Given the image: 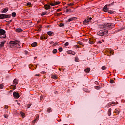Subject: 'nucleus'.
<instances>
[{"label":"nucleus","instance_id":"e433bc0d","mask_svg":"<svg viewBox=\"0 0 125 125\" xmlns=\"http://www.w3.org/2000/svg\"><path fill=\"white\" fill-rule=\"evenodd\" d=\"M106 66L102 67V70H106Z\"/></svg>","mask_w":125,"mask_h":125},{"label":"nucleus","instance_id":"2eb2a0df","mask_svg":"<svg viewBox=\"0 0 125 125\" xmlns=\"http://www.w3.org/2000/svg\"><path fill=\"white\" fill-rule=\"evenodd\" d=\"M90 22V21H89V19L85 20L83 21L84 24H87V23H89Z\"/></svg>","mask_w":125,"mask_h":125},{"label":"nucleus","instance_id":"6e6552de","mask_svg":"<svg viewBox=\"0 0 125 125\" xmlns=\"http://www.w3.org/2000/svg\"><path fill=\"white\" fill-rule=\"evenodd\" d=\"M7 11H8V8L6 7L5 8H3L1 10V13H6V12H7Z\"/></svg>","mask_w":125,"mask_h":125},{"label":"nucleus","instance_id":"0e129e2a","mask_svg":"<svg viewBox=\"0 0 125 125\" xmlns=\"http://www.w3.org/2000/svg\"><path fill=\"white\" fill-rule=\"evenodd\" d=\"M17 104H18V105L19 106H20V103H17Z\"/></svg>","mask_w":125,"mask_h":125},{"label":"nucleus","instance_id":"f3484780","mask_svg":"<svg viewBox=\"0 0 125 125\" xmlns=\"http://www.w3.org/2000/svg\"><path fill=\"white\" fill-rule=\"evenodd\" d=\"M111 114H112V109L110 108L108 111V116H111Z\"/></svg>","mask_w":125,"mask_h":125},{"label":"nucleus","instance_id":"5fc2aeb1","mask_svg":"<svg viewBox=\"0 0 125 125\" xmlns=\"http://www.w3.org/2000/svg\"><path fill=\"white\" fill-rule=\"evenodd\" d=\"M27 4L28 5H31L32 4L31 3H30V2H28V3H27Z\"/></svg>","mask_w":125,"mask_h":125},{"label":"nucleus","instance_id":"aec40b11","mask_svg":"<svg viewBox=\"0 0 125 125\" xmlns=\"http://www.w3.org/2000/svg\"><path fill=\"white\" fill-rule=\"evenodd\" d=\"M51 78L52 79H54L55 80H56V79H57V76H56V75H52L51 76Z\"/></svg>","mask_w":125,"mask_h":125},{"label":"nucleus","instance_id":"680f3d73","mask_svg":"<svg viewBox=\"0 0 125 125\" xmlns=\"http://www.w3.org/2000/svg\"><path fill=\"white\" fill-rule=\"evenodd\" d=\"M118 104H119V103H118V102H116L115 105H118Z\"/></svg>","mask_w":125,"mask_h":125},{"label":"nucleus","instance_id":"13d9d810","mask_svg":"<svg viewBox=\"0 0 125 125\" xmlns=\"http://www.w3.org/2000/svg\"><path fill=\"white\" fill-rule=\"evenodd\" d=\"M12 22V20H10L9 21V23H11Z\"/></svg>","mask_w":125,"mask_h":125},{"label":"nucleus","instance_id":"72a5a7b5","mask_svg":"<svg viewBox=\"0 0 125 125\" xmlns=\"http://www.w3.org/2000/svg\"><path fill=\"white\" fill-rule=\"evenodd\" d=\"M59 50L60 52H61L62 51H63V48L62 47L59 48Z\"/></svg>","mask_w":125,"mask_h":125},{"label":"nucleus","instance_id":"3c124183","mask_svg":"<svg viewBox=\"0 0 125 125\" xmlns=\"http://www.w3.org/2000/svg\"><path fill=\"white\" fill-rule=\"evenodd\" d=\"M110 103H111V104H113L114 105H116L115 102H111Z\"/></svg>","mask_w":125,"mask_h":125},{"label":"nucleus","instance_id":"69168bd1","mask_svg":"<svg viewBox=\"0 0 125 125\" xmlns=\"http://www.w3.org/2000/svg\"><path fill=\"white\" fill-rule=\"evenodd\" d=\"M91 19H92V18L90 17V18H89V21H90V20H91Z\"/></svg>","mask_w":125,"mask_h":125},{"label":"nucleus","instance_id":"a878e982","mask_svg":"<svg viewBox=\"0 0 125 125\" xmlns=\"http://www.w3.org/2000/svg\"><path fill=\"white\" fill-rule=\"evenodd\" d=\"M108 13H110V14H113L115 13V11H112V10H109Z\"/></svg>","mask_w":125,"mask_h":125},{"label":"nucleus","instance_id":"423d86ee","mask_svg":"<svg viewBox=\"0 0 125 125\" xmlns=\"http://www.w3.org/2000/svg\"><path fill=\"white\" fill-rule=\"evenodd\" d=\"M109 9H110V6L108 5H105L103 8V10L104 12H107V11H108V10H109Z\"/></svg>","mask_w":125,"mask_h":125},{"label":"nucleus","instance_id":"a19ab883","mask_svg":"<svg viewBox=\"0 0 125 125\" xmlns=\"http://www.w3.org/2000/svg\"><path fill=\"white\" fill-rule=\"evenodd\" d=\"M41 28H42V26H41L39 28V29H38V32L41 31V30H42V29H41Z\"/></svg>","mask_w":125,"mask_h":125},{"label":"nucleus","instance_id":"c03bdc74","mask_svg":"<svg viewBox=\"0 0 125 125\" xmlns=\"http://www.w3.org/2000/svg\"><path fill=\"white\" fill-rule=\"evenodd\" d=\"M68 5H69V6H73V5H74V3H70V4H68Z\"/></svg>","mask_w":125,"mask_h":125},{"label":"nucleus","instance_id":"ddd939ff","mask_svg":"<svg viewBox=\"0 0 125 125\" xmlns=\"http://www.w3.org/2000/svg\"><path fill=\"white\" fill-rule=\"evenodd\" d=\"M67 53H68V54H72V55H75V52L73 51H68Z\"/></svg>","mask_w":125,"mask_h":125},{"label":"nucleus","instance_id":"473e14b6","mask_svg":"<svg viewBox=\"0 0 125 125\" xmlns=\"http://www.w3.org/2000/svg\"><path fill=\"white\" fill-rule=\"evenodd\" d=\"M51 108H48V109H47V112H48V113H50V112H51Z\"/></svg>","mask_w":125,"mask_h":125},{"label":"nucleus","instance_id":"58836bf2","mask_svg":"<svg viewBox=\"0 0 125 125\" xmlns=\"http://www.w3.org/2000/svg\"><path fill=\"white\" fill-rule=\"evenodd\" d=\"M3 88V85L0 84V89H2Z\"/></svg>","mask_w":125,"mask_h":125},{"label":"nucleus","instance_id":"4468645a","mask_svg":"<svg viewBox=\"0 0 125 125\" xmlns=\"http://www.w3.org/2000/svg\"><path fill=\"white\" fill-rule=\"evenodd\" d=\"M16 32H17L18 33H21V32H23V30L20 28H17L16 29Z\"/></svg>","mask_w":125,"mask_h":125},{"label":"nucleus","instance_id":"ea45409f","mask_svg":"<svg viewBox=\"0 0 125 125\" xmlns=\"http://www.w3.org/2000/svg\"><path fill=\"white\" fill-rule=\"evenodd\" d=\"M115 3V2H113L112 3H111L110 4H109L108 6H111V5H114V4Z\"/></svg>","mask_w":125,"mask_h":125},{"label":"nucleus","instance_id":"c85d7f7f","mask_svg":"<svg viewBox=\"0 0 125 125\" xmlns=\"http://www.w3.org/2000/svg\"><path fill=\"white\" fill-rule=\"evenodd\" d=\"M110 83H115V81L113 80V79H111L110 80Z\"/></svg>","mask_w":125,"mask_h":125},{"label":"nucleus","instance_id":"052dcab7","mask_svg":"<svg viewBox=\"0 0 125 125\" xmlns=\"http://www.w3.org/2000/svg\"><path fill=\"white\" fill-rule=\"evenodd\" d=\"M95 84H97V83H98V82L95 81Z\"/></svg>","mask_w":125,"mask_h":125},{"label":"nucleus","instance_id":"37998d69","mask_svg":"<svg viewBox=\"0 0 125 125\" xmlns=\"http://www.w3.org/2000/svg\"><path fill=\"white\" fill-rule=\"evenodd\" d=\"M4 118H5L6 119H8V115H4Z\"/></svg>","mask_w":125,"mask_h":125},{"label":"nucleus","instance_id":"5701e85b","mask_svg":"<svg viewBox=\"0 0 125 125\" xmlns=\"http://www.w3.org/2000/svg\"><path fill=\"white\" fill-rule=\"evenodd\" d=\"M47 34L49 36H52V34H53V32L52 31H49L47 32Z\"/></svg>","mask_w":125,"mask_h":125},{"label":"nucleus","instance_id":"7ed1b4c3","mask_svg":"<svg viewBox=\"0 0 125 125\" xmlns=\"http://www.w3.org/2000/svg\"><path fill=\"white\" fill-rule=\"evenodd\" d=\"M108 34V30L106 29H104L103 30H100L99 32L97 33L98 36H100V37H102L103 36H106Z\"/></svg>","mask_w":125,"mask_h":125},{"label":"nucleus","instance_id":"4be33fe9","mask_svg":"<svg viewBox=\"0 0 125 125\" xmlns=\"http://www.w3.org/2000/svg\"><path fill=\"white\" fill-rule=\"evenodd\" d=\"M52 53H53V54H56V53H57V49H54L52 51Z\"/></svg>","mask_w":125,"mask_h":125},{"label":"nucleus","instance_id":"a18cd8bd","mask_svg":"<svg viewBox=\"0 0 125 125\" xmlns=\"http://www.w3.org/2000/svg\"><path fill=\"white\" fill-rule=\"evenodd\" d=\"M65 46H68L69 45V42H66L64 44Z\"/></svg>","mask_w":125,"mask_h":125},{"label":"nucleus","instance_id":"6ab92c4d","mask_svg":"<svg viewBox=\"0 0 125 125\" xmlns=\"http://www.w3.org/2000/svg\"><path fill=\"white\" fill-rule=\"evenodd\" d=\"M39 120V116H37L36 119L33 121L34 122V124L35 123L37 122Z\"/></svg>","mask_w":125,"mask_h":125},{"label":"nucleus","instance_id":"e2e57ef3","mask_svg":"<svg viewBox=\"0 0 125 125\" xmlns=\"http://www.w3.org/2000/svg\"><path fill=\"white\" fill-rule=\"evenodd\" d=\"M99 43L101 44V43H102V42H101V41H99Z\"/></svg>","mask_w":125,"mask_h":125},{"label":"nucleus","instance_id":"f257e3e1","mask_svg":"<svg viewBox=\"0 0 125 125\" xmlns=\"http://www.w3.org/2000/svg\"><path fill=\"white\" fill-rule=\"evenodd\" d=\"M115 26V24L112 23H104L102 25L103 29H106L107 30H111L112 28Z\"/></svg>","mask_w":125,"mask_h":125},{"label":"nucleus","instance_id":"dca6fc26","mask_svg":"<svg viewBox=\"0 0 125 125\" xmlns=\"http://www.w3.org/2000/svg\"><path fill=\"white\" fill-rule=\"evenodd\" d=\"M20 114L21 116L23 118H25V113H24V112L21 111Z\"/></svg>","mask_w":125,"mask_h":125},{"label":"nucleus","instance_id":"bb28decb","mask_svg":"<svg viewBox=\"0 0 125 125\" xmlns=\"http://www.w3.org/2000/svg\"><path fill=\"white\" fill-rule=\"evenodd\" d=\"M12 16L13 17H15L16 16V13L15 12H14L12 13Z\"/></svg>","mask_w":125,"mask_h":125},{"label":"nucleus","instance_id":"4c0bfd02","mask_svg":"<svg viewBox=\"0 0 125 125\" xmlns=\"http://www.w3.org/2000/svg\"><path fill=\"white\" fill-rule=\"evenodd\" d=\"M49 4H50L51 5V6H55V3H50Z\"/></svg>","mask_w":125,"mask_h":125},{"label":"nucleus","instance_id":"393cba45","mask_svg":"<svg viewBox=\"0 0 125 125\" xmlns=\"http://www.w3.org/2000/svg\"><path fill=\"white\" fill-rule=\"evenodd\" d=\"M94 42H94L93 41L89 40V43H90V44H93Z\"/></svg>","mask_w":125,"mask_h":125},{"label":"nucleus","instance_id":"b1692460","mask_svg":"<svg viewBox=\"0 0 125 125\" xmlns=\"http://www.w3.org/2000/svg\"><path fill=\"white\" fill-rule=\"evenodd\" d=\"M37 44L38 43H37V42H34L32 44V46H33V47H35V46H37Z\"/></svg>","mask_w":125,"mask_h":125},{"label":"nucleus","instance_id":"f03ea898","mask_svg":"<svg viewBox=\"0 0 125 125\" xmlns=\"http://www.w3.org/2000/svg\"><path fill=\"white\" fill-rule=\"evenodd\" d=\"M19 42H20L18 40H15V41H11L10 42V46L11 48L13 47H17L18 48H19L20 47V46H19V45L18 44L19 43Z\"/></svg>","mask_w":125,"mask_h":125},{"label":"nucleus","instance_id":"0eeeda50","mask_svg":"<svg viewBox=\"0 0 125 125\" xmlns=\"http://www.w3.org/2000/svg\"><path fill=\"white\" fill-rule=\"evenodd\" d=\"M13 95L15 98H19V97H20L19 94L16 92H14Z\"/></svg>","mask_w":125,"mask_h":125},{"label":"nucleus","instance_id":"2f4dec72","mask_svg":"<svg viewBox=\"0 0 125 125\" xmlns=\"http://www.w3.org/2000/svg\"><path fill=\"white\" fill-rule=\"evenodd\" d=\"M94 87L95 89H100V87L99 86H95Z\"/></svg>","mask_w":125,"mask_h":125},{"label":"nucleus","instance_id":"4d7b16f0","mask_svg":"<svg viewBox=\"0 0 125 125\" xmlns=\"http://www.w3.org/2000/svg\"><path fill=\"white\" fill-rule=\"evenodd\" d=\"M41 73H42V74H46V72H45L44 71L42 72Z\"/></svg>","mask_w":125,"mask_h":125},{"label":"nucleus","instance_id":"1a4fd4ad","mask_svg":"<svg viewBox=\"0 0 125 125\" xmlns=\"http://www.w3.org/2000/svg\"><path fill=\"white\" fill-rule=\"evenodd\" d=\"M5 42H6V41H3L1 42V44H0V49L1 48V47H3L4 46V44H5Z\"/></svg>","mask_w":125,"mask_h":125},{"label":"nucleus","instance_id":"7c9ffc66","mask_svg":"<svg viewBox=\"0 0 125 125\" xmlns=\"http://www.w3.org/2000/svg\"><path fill=\"white\" fill-rule=\"evenodd\" d=\"M77 43H78V44H80V45H83V43L81 41H78L77 42Z\"/></svg>","mask_w":125,"mask_h":125},{"label":"nucleus","instance_id":"f8f14e48","mask_svg":"<svg viewBox=\"0 0 125 125\" xmlns=\"http://www.w3.org/2000/svg\"><path fill=\"white\" fill-rule=\"evenodd\" d=\"M14 84H18V79H15L13 82Z\"/></svg>","mask_w":125,"mask_h":125},{"label":"nucleus","instance_id":"39448f33","mask_svg":"<svg viewBox=\"0 0 125 125\" xmlns=\"http://www.w3.org/2000/svg\"><path fill=\"white\" fill-rule=\"evenodd\" d=\"M11 17V14H0V19H4L5 18H10Z\"/></svg>","mask_w":125,"mask_h":125},{"label":"nucleus","instance_id":"9b49d317","mask_svg":"<svg viewBox=\"0 0 125 125\" xmlns=\"http://www.w3.org/2000/svg\"><path fill=\"white\" fill-rule=\"evenodd\" d=\"M44 8L46 9V10H48V9H50L51 7L49 5L46 4L44 5Z\"/></svg>","mask_w":125,"mask_h":125},{"label":"nucleus","instance_id":"cd10ccee","mask_svg":"<svg viewBox=\"0 0 125 125\" xmlns=\"http://www.w3.org/2000/svg\"><path fill=\"white\" fill-rule=\"evenodd\" d=\"M47 13V12H44L41 14V16H43V15H45Z\"/></svg>","mask_w":125,"mask_h":125},{"label":"nucleus","instance_id":"8fccbe9b","mask_svg":"<svg viewBox=\"0 0 125 125\" xmlns=\"http://www.w3.org/2000/svg\"><path fill=\"white\" fill-rule=\"evenodd\" d=\"M40 38L41 40H43L44 39H45V37H43V36H41Z\"/></svg>","mask_w":125,"mask_h":125},{"label":"nucleus","instance_id":"49530a36","mask_svg":"<svg viewBox=\"0 0 125 125\" xmlns=\"http://www.w3.org/2000/svg\"><path fill=\"white\" fill-rule=\"evenodd\" d=\"M31 106H32V104H28L27 107L28 109L30 108L31 107Z\"/></svg>","mask_w":125,"mask_h":125},{"label":"nucleus","instance_id":"a211bd4d","mask_svg":"<svg viewBox=\"0 0 125 125\" xmlns=\"http://www.w3.org/2000/svg\"><path fill=\"white\" fill-rule=\"evenodd\" d=\"M84 71L85 72V73H89V72H90V68H88L87 69H85L84 70Z\"/></svg>","mask_w":125,"mask_h":125},{"label":"nucleus","instance_id":"bf43d9fd","mask_svg":"<svg viewBox=\"0 0 125 125\" xmlns=\"http://www.w3.org/2000/svg\"><path fill=\"white\" fill-rule=\"evenodd\" d=\"M40 99H41V100H42V99H43V97H41Z\"/></svg>","mask_w":125,"mask_h":125},{"label":"nucleus","instance_id":"de8ad7c7","mask_svg":"<svg viewBox=\"0 0 125 125\" xmlns=\"http://www.w3.org/2000/svg\"><path fill=\"white\" fill-rule=\"evenodd\" d=\"M50 44H53H53H54V42H53V41L50 42Z\"/></svg>","mask_w":125,"mask_h":125},{"label":"nucleus","instance_id":"603ef678","mask_svg":"<svg viewBox=\"0 0 125 125\" xmlns=\"http://www.w3.org/2000/svg\"><path fill=\"white\" fill-rule=\"evenodd\" d=\"M24 53H25V55H28V51H25Z\"/></svg>","mask_w":125,"mask_h":125},{"label":"nucleus","instance_id":"864d4df0","mask_svg":"<svg viewBox=\"0 0 125 125\" xmlns=\"http://www.w3.org/2000/svg\"><path fill=\"white\" fill-rule=\"evenodd\" d=\"M35 76L36 77H40L41 76V75H40L39 74H36Z\"/></svg>","mask_w":125,"mask_h":125},{"label":"nucleus","instance_id":"412c9836","mask_svg":"<svg viewBox=\"0 0 125 125\" xmlns=\"http://www.w3.org/2000/svg\"><path fill=\"white\" fill-rule=\"evenodd\" d=\"M114 113H116V114H120V111L117 109H115Z\"/></svg>","mask_w":125,"mask_h":125},{"label":"nucleus","instance_id":"774afa93","mask_svg":"<svg viewBox=\"0 0 125 125\" xmlns=\"http://www.w3.org/2000/svg\"><path fill=\"white\" fill-rule=\"evenodd\" d=\"M59 15H60V14H62V13H59Z\"/></svg>","mask_w":125,"mask_h":125},{"label":"nucleus","instance_id":"6e6d98bb","mask_svg":"<svg viewBox=\"0 0 125 125\" xmlns=\"http://www.w3.org/2000/svg\"><path fill=\"white\" fill-rule=\"evenodd\" d=\"M5 109H8V106L6 105L5 106Z\"/></svg>","mask_w":125,"mask_h":125},{"label":"nucleus","instance_id":"c9c22d12","mask_svg":"<svg viewBox=\"0 0 125 125\" xmlns=\"http://www.w3.org/2000/svg\"><path fill=\"white\" fill-rule=\"evenodd\" d=\"M55 2V5L60 4V2Z\"/></svg>","mask_w":125,"mask_h":125},{"label":"nucleus","instance_id":"338daca9","mask_svg":"<svg viewBox=\"0 0 125 125\" xmlns=\"http://www.w3.org/2000/svg\"><path fill=\"white\" fill-rule=\"evenodd\" d=\"M75 46H76V47H77V48L79 47V46H78V45H75Z\"/></svg>","mask_w":125,"mask_h":125},{"label":"nucleus","instance_id":"9d476101","mask_svg":"<svg viewBox=\"0 0 125 125\" xmlns=\"http://www.w3.org/2000/svg\"><path fill=\"white\" fill-rule=\"evenodd\" d=\"M77 19V18L76 17H73L72 18H69L68 21H67V22H71V21H73V20H75Z\"/></svg>","mask_w":125,"mask_h":125},{"label":"nucleus","instance_id":"f704fd0d","mask_svg":"<svg viewBox=\"0 0 125 125\" xmlns=\"http://www.w3.org/2000/svg\"><path fill=\"white\" fill-rule=\"evenodd\" d=\"M109 53H110V55H113L114 52H113V51H112V50H110L109 51Z\"/></svg>","mask_w":125,"mask_h":125},{"label":"nucleus","instance_id":"09e8293b","mask_svg":"<svg viewBox=\"0 0 125 125\" xmlns=\"http://www.w3.org/2000/svg\"><path fill=\"white\" fill-rule=\"evenodd\" d=\"M57 44H58V43L57 42H56V43H54L53 45L54 46H56Z\"/></svg>","mask_w":125,"mask_h":125},{"label":"nucleus","instance_id":"c756f323","mask_svg":"<svg viewBox=\"0 0 125 125\" xmlns=\"http://www.w3.org/2000/svg\"><path fill=\"white\" fill-rule=\"evenodd\" d=\"M64 26H65V24H64V23H60L59 24L60 27H64Z\"/></svg>","mask_w":125,"mask_h":125},{"label":"nucleus","instance_id":"79ce46f5","mask_svg":"<svg viewBox=\"0 0 125 125\" xmlns=\"http://www.w3.org/2000/svg\"><path fill=\"white\" fill-rule=\"evenodd\" d=\"M71 9H66V12H69L70 11H71Z\"/></svg>","mask_w":125,"mask_h":125},{"label":"nucleus","instance_id":"20e7f679","mask_svg":"<svg viewBox=\"0 0 125 125\" xmlns=\"http://www.w3.org/2000/svg\"><path fill=\"white\" fill-rule=\"evenodd\" d=\"M5 30L0 29V38L1 39H5L6 38V35H5Z\"/></svg>","mask_w":125,"mask_h":125}]
</instances>
